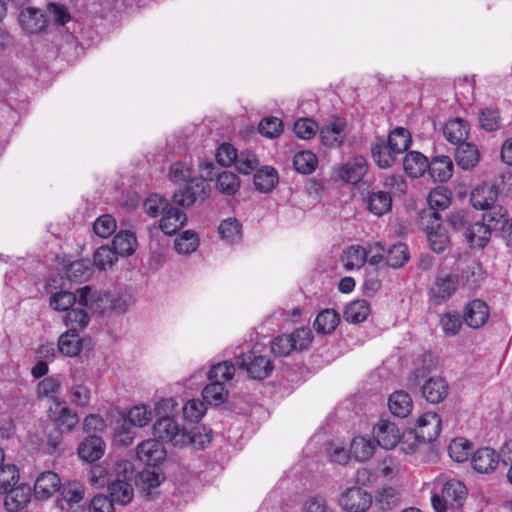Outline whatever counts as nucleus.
I'll return each instance as SVG.
<instances>
[{"instance_id": "obj_1", "label": "nucleus", "mask_w": 512, "mask_h": 512, "mask_svg": "<svg viewBox=\"0 0 512 512\" xmlns=\"http://www.w3.org/2000/svg\"><path fill=\"white\" fill-rule=\"evenodd\" d=\"M45 290L50 295V306L54 310L66 311L76 303L82 307H90L93 302L92 289L89 286L73 292L72 282L61 274L51 276Z\"/></svg>"}, {"instance_id": "obj_2", "label": "nucleus", "mask_w": 512, "mask_h": 512, "mask_svg": "<svg viewBox=\"0 0 512 512\" xmlns=\"http://www.w3.org/2000/svg\"><path fill=\"white\" fill-rule=\"evenodd\" d=\"M441 431V419L436 413H426L417 420V429L404 433L405 443L410 450H415L419 444L433 442Z\"/></svg>"}, {"instance_id": "obj_3", "label": "nucleus", "mask_w": 512, "mask_h": 512, "mask_svg": "<svg viewBox=\"0 0 512 512\" xmlns=\"http://www.w3.org/2000/svg\"><path fill=\"white\" fill-rule=\"evenodd\" d=\"M117 478L112 481L108 488L110 497L114 502L126 505L131 502L134 495L132 486L133 469L130 462H122L115 469Z\"/></svg>"}, {"instance_id": "obj_4", "label": "nucleus", "mask_w": 512, "mask_h": 512, "mask_svg": "<svg viewBox=\"0 0 512 512\" xmlns=\"http://www.w3.org/2000/svg\"><path fill=\"white\" fill-rule=\"evenodd\" d=\"M235 365L241 370H245L249 377L254 380H264L268 378L274 364L270 358L263 355H256L254 352L242 353L235 358Z\"/></svg>"}, {"instance_id": "obj_5", "label": "nucleus", "mask_w": 512, "mask_h": 512, "mask_svg": "<svg viewBox=\"0 0 512 512\" xmlns=\"http://www.w3.org/2000/svg\"><path fill=\"white\" fill-rule=\"evenodd\" d=\"M209 192L210 187L208 184L203 183L199 178H194L181 184V186L174 191L172 201L178 207L189 208L198 200L201 202L205 201Z\"/></svg>"}, {"instance_id": "obj_6", "label": "nucleus", "mask_w": 512, "mask_h": 512, "mask_svg": "<svg viewBox=\"0 0 512 512\" xmlns=\"http://www.w3.org/2000/svg\"><path fill=\"white\" fill-rule=\"evenodd\" d=\"M153 435L160 443H171L173 446L186 444V431L169 416L159 418L153 425Z\"/></svg>"}, {"instance_id": "obj_7", "label": "nucleus", "mask_w": 512, "mask_h": 512, "mask_svg": "<svg viewBox=\"0 0 512 512\" xmlns=\"http://www.w3.org/2000/svg\"><path fill=\"white\" fill-rule=\"evenodd\" d=\"M372 504V498L360 487L348 488L339 498V505L347 512H366Z\"/></svg>"}, {"instance_id": "obj_8", "label": "nucleus", "mask_w": 512, "mask_h": 512, "mask_svg": "<svg viewBox=\"0 0 512 512\" xmlns=\"http://www.w3.org/2000/svg\"><path fill=\"white\" fill-rule=\"evenodd\" d=\"M498 197V187L495 184L482 182L472 189L470 202L475 209L484 211L495 205Z\"/></svg>"}, {"instance_id": "obj_9", "label": "nucleus", "mask_w": 512, "mask_h": 512, "mask_svg": "<svg viewBox=\"0 0 512 512\" xmlns=\"http://www.w3.org/2000/svg\"><path fill=\"white\" fill-rule=\"evenodd\" d=\"M423 398L431 403L438 404L449 394V385L447 381L440 376L429 377L420 385Z\"/></svg>"}, {"instance_id": "obj_10", "label": "nucleus", "mask_w": 512, "mask_h": 512, "mask_svg": "<svg viewBox=\"0 0 512 512\" xmlns=\"http://www.w3.org/2000/svg\"><path fill=\"white\" fill-rule=\"evenodd\" d=\"M49 418L56 424V428L70 432L79 422V416L70 409L66 402L55 403L54 407L49 409Z\"/></svg>"}, {"instance_id": "obj_11", "label": "nucleus", "mask_w": 512, "mask_h": 512, "mask_svg": "<svg viewBox=\"0 0 512 512\" xmlns=\"http://www.w3.org/2000/svg\"><path fill=\"white\" fill-rule=\"evenodd\" d=\"M137 458L145 465H158L166 458V450L156 438L141 442L136 450Z\"/></svg>"}, {"instance_id": "obj_12", "label": "nucleus", "mask_w": 512, "mask_h": 512, "mask_svg": "<svg viewBox=\"0 0 512 512\" xmlns=\"http://www.w3.org/2000/svg\"><path fill=\"white\" fill-rule=\"evenodd\" d=\"M437 360L431 352H425L415 362V368L407 379V387L410 390L420 387L422 380L436 369Z\"/></svg>"}, {"instance_id": "obj_13", "label": "nucleus", "mask_w": 512, "mask_h": 512, "mask_svg": "<svg viewBox=\"0 0 512 512\" xmlns=\"http://www.w3.org/2000/svg\"><path fill=\"white\" fill-rule=\"evenodd\" d=\"M458 281V275L453 273L437 276L430 288L431 298L437 303L446 301L456 291Z\"/></svg>"}, {"instance_id": "obj_14", "label": "nucleus", "mask_w": 512, "mask_h": 512, "mask_svg": "<svg viewBox=\"0 0 512 512\" xmlns=\"http://www.w3.org/2000/svg\"><path fill=\"white\" fill-rule=\"evenodd\" d=\"M374 437L382 448L393 449L400 441V430L394 423L381 420L374 428Z\"/></svg>"}, {"instance_id": "obj_15", "label": "nucleus", "mask_w": 512, "mask_h": 512, "mask_svg": "<svg viewBox=\"0 0 512 512\" xmlns=\"http://www.w3.org/2000/svg\"><path fill=\"white\" fill-rule=\"evenodd\" d=\"M21 27L28 33L36 34L47 26V19L44 12L35 7L27 6L22 9L19 15Z\"/></svg>"}, {"instance_id": "obj_16", "label": "nucleus", "mask_w": 512, "mask_h": 512, "mask_svg": "<svg viewBox=\"0 0 512 512\" xmlns=\"http://www.w3.org/2000/svg\"><path fill=\"white\" fill-rule=\"evenodd\" d=\"M488 317L489 310L487 304L480 299H475L467 304L463 320L469 327L477 329L486 323Z\"/></svg>"}, {"instance_id": "obj_17", "label": "nucleus", "mask_w": 512, "mask_h": 512, "mask_svg": "<svg viewBox=\"0 0 512 512\" xmlns=\"http://www.w3.org/2000/svg\"><path fill=\"white\" fill-rule=\"evenodd\" d=\"M60 486V477L56 473L52 471L43 472L35 481L34 495L38 499H47L59 491Z\"/></svg>"}, {"instance_id": "obj_18", "label": "nucleus", "mask_w": 512, "mask_h": 512, "mask_svg": "<svg viewBox=\"0 0 512 512\" xmlns=\"http://www.w3.org/2000/svg\"><path fill=\"white\" fill-rule=\"evenodd\" d=\"M4 506L8 512L21 510L30 501L31 488L29 485H15L5 492Z\"/></svg>"}, {"instance_id": "obj_19", "label": "nucleus", "mask_w": 512, "mask_h": 512, "mask_svg": "<svg viewBox=\"0 0 512 512\" xmlns=\"http://www.w3.org/2000/svg\"><path fill=\"white\" fill-rule=\"evenodd\" d=\"M79 457L87 462L99 460L105 451V443L101 437L96 435L87 436L78 446Z\"/></svg>"}, {"instance_id": "obj_20", "label": "nucleus", "mask_w": 512, "mask_h": 512, "mask_svg": "<svg viewBox=\"0 0 512 512\" xmlns=\"http://www.w3.org/2000/svg\"><path fill=\"white\" fill-rule=\"evenodd\" d=\"M472 467L479 473H490L499 464V456L494 449L484 447L478 449L471 459Z\"/></svg>"}, {"instance_id": "obj_21", "label": "nucleus", "mask_w": 512, "mask_h": 512, "mask_svg": "<svg viewBox=\"0 0 512 512\" xmlns=\"http://www.w3.org/2000/svg\"><path fill=\"white\" fill-rule=\"evenodd\" d=\"M442 493L452 509H460L468 495L465 484L456 479H450L443 485Z\"/></svg>"}, {"instance_id": "obj_22", "label": "nucleus", "mask_w": 512, "mask_h": 512, "mask_svg": "<svg viewBox=\"0 0 512 512\" xmlns=\"http://www.w3.org/2000/svg\"><path fill=\"white\" fill-rule=\"evenodd\" d=\"M454 165L449 156H435L428 164V171L435 182L445 183L453 175Z\"/></svg>"}, {"instance_id": "obj_23", "label": "nucleus", "mask_w": 512, "mask_h": 512, "mask_svg": "<svg viewBox=\"0 0 512 512\" xmlns=\"http://www.w3.org/2000/svg\"><path fill=\"white\" fill-rule=\"evenodd\" d=\"M429 214L435 221H441L439 211L447 209L451 204V192L443 187H437L430 191L428 198Z\"/></svg>"}, {"instance_id": "obj_24", "label": "nucleus", "mask_w": 512, "mask_h": 512, "mask_svg": "<svg viewBox=\"0 0 512 512\" xmlns=\"http://www.w3.org/2000/svg\"><path fill=\"white\" fill-rule=\"evenodd\" d=\"M187 222L186 214L179 209L170 205L160 220V228L163 233L173 235L180 230Z\"/></svg>"}, {"instance_id": "obj_25", "label": "nucleus", "mask_w": 512, "mask_h": 512, "mask_svg": "<svg viewBox=\"0 0 512 512\" xmlns=\"http://www.w3.org/2000/svg\"><path fill=\"white\" fill-rule=\"evenodd\" d=\"M367 172V163L364 157L357 156L349 160L339 169V177L352 184L358 183Z\"/></svg>"}, {"instance_id": "obj_26", "label": "nucleus", "mask_w": 512, "mask_h": 512, "mask_svg": "<svg viewBox=\"0 0 512 512\" xmlns=\"http://www.w3.org/2000/svg\"><path fill=\"white\" fill-rule=\"evenodd\" d=\"M427 238L431 250L438 254L444 252L450 245V237L441 221L434 220L431 226L427 227Z\"/></svg>"}, {"instance_id": "obj_27", "label": "nucleus", "mask_w": 512, "mask_h": 512, "mask_svg": "<svg viewBox=\"0 0 512 512\" xmlns=\"http://www.w3.org/2000/svg\"><path fill=\"white\" fill-rule=\"evenodd\" d=\"M279 181L278 172L271 166H263L256 170L253 182L255 189L260 193L271 192Z\"/></svg>"}, {"instance_id": "obj_28", "label": "nucleus", "mask_w": 512, "mask_h": 512, "mask_svg": "<svg viewBox=\"0 0 512 512\" xmlns=\"http://www.w3.org/2000/svg\"><path fill=\"white\" fill-rule=\"evenodd\" d=\"M509 217L507 210L500 204H495L490 208L484 210L482 215V222L491 231L502 232L505 225L507 224Z\"/></svg>"}, {"instance_id": "obj_29", "label": "nucleus", "mask_w": 512, "mask_h": 512, "mask_svg": "<svg viewBox=\"0 0 512 512\" xmlns=\"http://www.w3.org/2000/svg\"><path fill=\"white\" fill-rule=\"evenodd\" d=\"M491 232L482 221H477L474 224H470L463 237L470 247L484 248L490 240Z\"/></svg>"}, {"instance_id": "obj_30", "label": "nucleus", "mask_w": 512, "mask_h": 512, "mask_svg": "<svg viewBox=\"0 0 512 512\" xmlns=\"http://www.w3.org/2000/svg\"><path fill=\"white\" fill-rule=\"evenodd\" d=\"M455 160L463 170H471L480 161L479 150L472 143H462L456 149Z\"/></svg>"}, {"instance_id": "obj_31", "label": "nucleus", "mask_w": 512, "mask_h": 512, "mask_svg": "<svg viewBox=\"0 0 512 512\" xmlns=\"http://www.w3.org/2000/svg\"><path fill=\"white\" fill-rule=\"evenodd\" d=\"M444 136L451 144L466 143L469 134V126L462 118H455L448 121L443 129Z\"/></svg>"}, {"instance_id": "obj_32", "label": "nucleus", "mask_w": 512, "mask_h": 512, "mask_svg": "<svg viewBox=\"0 0 512 512\" xmlns=\"http://www.w3.org/2000/svg\"><path fill=\"white\" fill-rule=\"evenodd\" d=\"M371 154L376 165L382 169L390 168L399 155L396 151H392V148L382 139L372 145Z\"/></svg>"}, {"instance_id": "obj_33", "label": "nucleus", "mask_w": 512, "mask_h": 512, "mask_svg": "<svg viewBox=\"0 0 512 512\" xmlns=\"http://www.w3.org/2000/svg\"><path fill=\"white\" fill-rule=\"evenodd\" d=\"M81 350V339L76 328H70L58 340V351L69 357H74Z\"/></svg>"}, {"instance_id": "obj_34", "label": "nucleus", "mask_w": 512, "mask_h": 512, "mask_svg": "<svg viewBox=\"0 0 512 512\" xmlns=\"http://www.w3.org/2000/svg\"><path fill=\"white\" fill-rule=\"evenodd\" d=\"M428 159L417 151H411L404 157V171L411 177H419L428 169Z\"/></svg>"}, {"instance_id": "obj_35", "label": "nucleus", "mask_w": 512, "mask_h": 512, "mask_svg": "<svg viewBox=\"0 0 512 512\" xmlns=\"http://www.w3.org/2000/svg\"><path fill=\"white\" fill-rule=\"evenodd\" d=\"M137 240L130 231L123 230L117 233L112 241V248L119 256H130L135 252Z\"/></svg>"}, {"instance_id": "obj_36", "label": "nucleus", "mask_w": 512, "mask_h": 512, "mask_svg": "<svg viewBox=\"0 0 512 512\" xmlns=\"http://www.w3.org/2000/svg\"><path fill=\"white\" fill-rule=\"evenodd\" d=\"M388 406L393 415L405 418L410 414L413 404L408 393L396 391L389 397Z\"/></svg>"}, {"instance_id": "obj_37", "label": "nucleus", "mask_w": 512, "mask_h": 512, "mask_svg": "<svg viewBox=\"0 0 512 512\" xmlns=\"http://www.w3.org/2000/svg\"><path fill=\"white\" fill-rule=\"evenodd\" d=\"M370 314V305L368 301L361 299L350 302L344 309V319L353 324L365 321Z\"/></svg>"}, {"instance_id": "obj_38", "label": "nucleus", "mask_w": 512, "mask_h": 512, "mask_svg": "<svg viewBox=\"0 0 512 512\" xmlns=\"http://www.w3.org/2000/svg\"><path fill=\"white\" fill-rule=\"evenodd\" d=\"M340 322V316L334 309H325L321 311L315 321L314 328L318 333H332Z\"/></svg>"}, {"instance_id": "obj_39", "label": "nucleus", "mask_w": 512, "mask_h": 512, "mask_svg": "<svg viewBox=\"0 0 512 512\" xmlns=\"http://www.w3.org/2000/svg\"><path fill=\"white\" fill-rule=\"evenodd\" d=\"M241 186L239 177L231 171H221L216 177V189L226 196L235 195Z\"/></svg>"}, {"instance_id": "obj_40", "label": "nucleus", "mask_w": 512, "mask_h": 512, "mask_svg": "<svg viewBox=\"0 0 512 512\" xmlns=\"http://www.w3.org/2000/svg\"><path fill=\"white\" fill-rule=\"evenodd\" d=\"M228 396V390L223 381H210L202 391L204 402L210 405H221Z\"/></svg>"}, {"instance_id": "obj_41", "label": "nucleus", "mask_w": 512, "mask_h": 512, "mask_svg": "<svg viewBox=\"0 0 512 512\" xmlns=\"http://www.w3.org/2000/svg\"><path fill=\"white\" fill-rule=\"evenodd\" d=\"M461 280L469 289H476L484 280L482 266L477 261L467 263L466 267L461 270Z\"/></svg>"}, {"instance_id": "obj_42", "label": "nucleus", "mask_w": 512, "mask_h": 512, "mask_svg": "<svg viewBox=\"0 0 512 512\" xmlns=\"http://www.w3.org/2000/svg\"><path fill=\"white\" fill-rule=\"evenodd\" d=\"M47 24L52 22L57 26H65L71 21V14L68 8L61 3H48L44 11Z\"/></svg>"}, {"instance_id": "obj_43", "label": "nucleus", "mask_w": 512, "mask_h": 512, "mask_svg": "<svg viewBox=\"0 0 512 512\" xmlns=\"http://www.w3.org/2000/svg\"><path fill=\"white\" fill-rule=\"evenodd\" d=\"M392 198L388 192L376 191L371 192L368 197V208L370 212L377 216H381L390 211Z\"/></svg>"}, {"instance_id": "obj_44", "label": "nucleus", "mask_w": 512, "mask_h": 512, "mask_svg": "<svg viewBox=\"0 0 512 512\" xmlns=\"http://www.w3.org/2000/svg\"><path fill=\"white\" fill-rule=\"evenodd\" d=\"M386 143L392 148V151H396L400 155L409 148L411 135L407 129L397 127L390 132Z\"/></svg>"}, {"instance_id": "obj_45", "label": "nucleus", "mask_w": 512, "mask_h": 512, "mask_svg": "<svg viewBox=\"0 0 512 512\" xmlns=\"http://www.w3.org/2000/svg\"><path fill=\"white\" fill-rule=\"evenodd\" d=\"M409 251L406 244L402 242L392 245L386 255V264L392 268L403 267L409 260Z\"/></svg>"}, {"instance_id": "obj_46", "label": "nucleus", "mask_w": 512, "mask_h": 512, "mask_svg": "<svg viewBox=\"0 0 512 512\" xmlns=\"http://www.w3.org/2000/svg\"><path fill=\"white\" fill-rule=\"evenodd\" d=\"M472 443L464 438H455L448 446L451 459L458 463L466 461L472 453Z\"/></svg>"}, {"instance_id": "obj_47", "label": "nucleus", "mask_w": 512, "mask_h": 512, "mask_svg": "<svg viewBox=\"0 0 512 512\" xmlns=\"http://www.w3.org/2000/svg\"><path fill=\"white\" fill-rule=\"evenodd\" d=\"M165 480V474L158 465H146L139 473V481L148 488H156Z\"/></svg>"}, {"instance_id": "obj_48", "label": "nucleus", "mask_w": 512, "mask_h": 512, "mask_svg": "<svg viewBox=\"0 0 512 512\" xmlns=\"http://www.w3.org/2000/svg\"><path fill=\"white\" fill-rule=\"evenodd\" d=\"M318 159L311 151H300L293 157L294 168L302 174L312 173L317 166Z\"/></svg>"}, {"instance_id": "obj_49", "label": "nucleus", "mask_w": 512, "mask_h": 512, "mask_svg": "<svg viewBox=\"0 0 512 512\" xmlns=\"http://www.w3.org/2000/svg\"><path fill=\"white\" fill-rule=\"evenodd\" d=\"M219 233L228 243H236L242 237L241 224L236 218H227L219 225Z\"/></svg>"}, {"instance_id": "obj_50", "label": "nucleus", "mask_w": 512, "mask_h": 512, "mask_svg": "<svg viewBox=\"0 0 512 512\" xmlns=\"http://www.w3.org/2000/svg\"><path fill=\"white\" fill-rule=\"evenodd\" d=\"M212 431L205 426L196 425L186 432V443L193 444L201 449L205 448L212 439Z\"/></svg>"}, {"instance_id": "obj_51", "label": "nucleus", "mask_w": 512, "mask_h": 512, "mask_svg": "<svg viewBox=\"0 0 512 512\" xmlns=\"http://www.w3.org/2000/svg\"><path fill=\"white\" fill-rule=\"evenodd\" d=\"M235 362L223 361L213 365L208 372V379L210 381H229L233 378L235 373Z\"/></svg>"}, {"instance_id": "obj_52", "label": "nucleus", "mask_w": 512, "mask_h": 512, "mask_svg": "<svg viewBox=\"0 0 512 512\" xmlns=\"http://www.w3.org/2000/svg\"><path fill=\"white\" fill-rule=\"evenodd\" d=\"M374 448L375 446L370 440L357 437L352 440L350 451L357 460L366 461L372 457Z\"/></svg>"}, {"instance_id": "obj_53", "label": "nucleus", "mask_w": 512, "mask_h": 512, "mask_svg": "<svg viewBox=\"0 0 512 512\" xmlns=\"http://www.w3.org/2000/svg\"><path fill=\"white\" fill-rule=\"evenodd\" d=\"M125 421H129L130 426L144 427L152 420V412L145 405L135 406L128 412Z\"/></svg>"}, {"instance_id": "obj_54", "label": "nucleus", "mask_w": 512, "mask_h": 512, "mask_svg": "<svg viewBox=\"0 0 512 512\" xmlns=\"http://www.w3.org/2000/svg\"><path fill=\"white\" fill-rule=\"evenodd\" d=\"M171 204L169 201L159 194L150 195L144 202V209L151 217L163 216L165 211Z\"/></svg>"}, {"instance_id": "obj_55", "label": "nucleus", "mask_w": 512, "mask_h": 512, "mask_svg": "<svg viewBox=\"0 0 512 512\" xmlns=\"http://www.w3.org/2000/svg\"><path fill=\"white\" fill-rule=\"evenodd\" d=\"M462 321L463 319L458 312L449 311L441 316L440 325L446 336H455L462 326Z\"/></svg>"}, {"instance_id": "obj_56", "label": "nucleus", "mask_w": 512, "mask_h": 512, "mask_svg": "<svg viewBox=\"0 0 512 512\" xmlns=\"http://www.w3.org/2000/svg\"><path fill=\"white\" fill-rule=\"evenodd\" d=\"M258 165L257 155L250 150L240 152L235 163L237 171L245 175L253 172Z\"/></svg>"}, {"instance_id": "obj_57", "label": "nucleus", "mask_w": 512, "mask_h": 512, "mask_svg": "<svg viewBox=\"0 0 512 512\" xmlns=\"http://www.w3.org/2000/svg\"><path fill=\"white\" fill-rule=\"evenodd\" d=\"M448 227L455 231L460 232L464 236L466 229L470 226L468 213L464 210H457L450 212L446 217Z\"/></svg>"}, {"instance_id": "obj_58", "label": "nucleus", "mask_w": 512, "mask_h": 512, "mask_svg": "<svg viewBox=\"0 0 512 512\" xmlns=\"http://www.w3.org/2000/svg\"><path fill=\"white\" fill-rule=\"evenodd\" d=\"M19 479V472L15 465L0 466V493L7 492L14 487Z\"/></svg>"}, {"instance_id": "obj_59", "label": "nucleus", "mask_w": 512, "mask_h": 512, "mask_svg": "<svg viewBox=\"0 0 512 512\" xmlns=\"http://www.w3.org/2000/svg\"><path fill=\"white\" fill-rule=\"evenodd\" d=\"M59 492L62 498L69 504L79 503L84 496V487L77 481L60 486Z\"/></svg>"}, {"instance_id": "obj_60", "label": "nucleus", "mask_w": 512, "mask_h": 512, "mask_svg": "<svg viewBox=\"0 0 512 512\" xmlns=\"http://www.w3.org/2000/svg\"><path fill=\"white\" fill-rule=\"evenodd\" d=\"M118 260V255L115 253L113 248L108 246L99 247L94 253V264L100 270H106L112 267V265Z\"/></svg>"}, {"instance_id": "obj_61", "label": "nucleus", "mask_w": 512, "mask_h": 512, "mask_svg": "<svg viewBox=\"0 0 512 512\" xmlns=\"http://www.w3.org/2000/svg\"><path fill=\"white\" fill-rule=\"evenodd\" d=\"M294 350L292 336L282 334L275 337L271 342V351L275 356L285 357Z\"/></svg>"}, {"instance_id": "obj_62", "label": "nucleus", "mask_w": 512, "mask_h": 512, "mask_svg": "<svg viewBox=\"0 0 512 512\" xmlns=\"http://www.w3.org/2000/svg\"><path fill=\"white\" fill-rule=\"evenodd\" d=\"M67 313L64 317V321L66 325H71V328H84L89 323V316L87 312L84 310V307L80 306L79 308H70L66 310Z\"/></svg>"}, {"instance_id": "obj_63", "label": "nucleus", "mask_w": 512, "mask_h": 512, "mask_svg": "<svg viewBox=\"0 0 512 512\" xmlns=\"http://www.w3.org/2000/svg\"><path fill=\"white\" fill-rule=\"evenodd\" d=\"M258 130L265 137L275 138L282 133L283 123L277 117H268L260 121Z\"/></svg>"}, {"instance_id": "obj_64", "label": "nucleus", "mask_w": 512, "mask_h": 512, "mask_svg": "<svg viewBox=\"0 0 512 512\" xmlns=\"http://www.w3.org/2000/svg\"><path fill=\"white\" fill-rule=\"evenodd\" d=\"M93 230L99 237L107 238L116 230V220L111 215H102L94 222Z\"/></svg>"}]
</instances>
